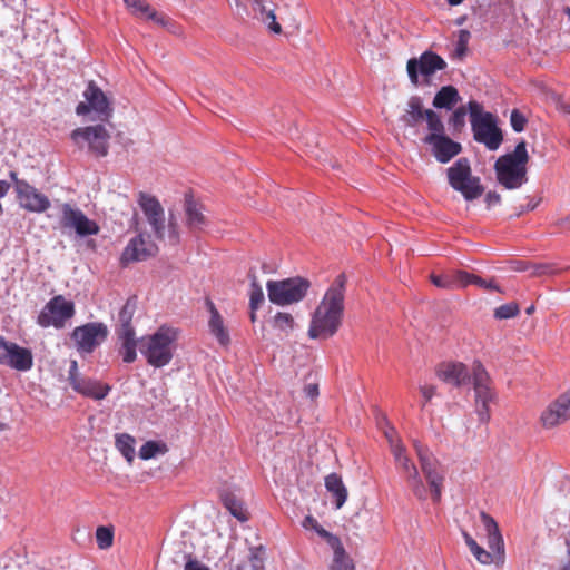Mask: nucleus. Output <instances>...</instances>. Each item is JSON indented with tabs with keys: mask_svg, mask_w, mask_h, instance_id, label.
I'll list each match as a JSON object with an SVG mask.
<instances>
[{
	"mask_svg": "<svg viewBox=\"0 0 570 570\" xmlns=\"http://www.w3.org/2000/svg\"><path fill=\"white\" fill-rule=\"evenodd\" d=\"M303 525L305 528L311 527L312 529H314L315 532L320 537L325 539L327 544L333 549L334 557H333L331 570H354V563H353L352 559L348 557V554L346 553V551L342 544V541L338 537H336V535L332 534L331 532H328L327 530H325L322 525H320L317 520L312 515L305 517V519L303 521Z\"/></svg>",
	"mask_w": 570,
	"mask_h": 570,
	"instance_id": "obj_16",
	"label": "nucleus"
},
{
	"mask_svg": "<svg viewBox=\"0 0 570 570\" xmlns=\"http://www.w3.org/2000/svg\"><path fill=\"white\" fill-rule=\"evenodd\" d=\"M520 313L519 305L514 302L503 304L494 309L497 320H509L518 316Z\"/></svg>",
	"mask_w": 570,
	"mask_h": 570,
	"instance_id": "obj_43",
	"label": "nucleus"
},
{
	"mask_svg": "<svg viewBox=\"0 0 570 570\" xmlns=\"http://www.w3.org/2000/svg\"><path fill=\"white\" fill-rule=\"evenodd\" d=\"M413 448L417 455L421 471L430 485L432 500L434 502H439L441 499L444 481V475L441 472L440 463L433 453L420 441L414 440Z\"/></svg>",
	"mask_w": 570,
	"mask_h": 570,
	"instance_id": "obj_11",
	"label": "nucleus"
},
{
	"mask_svg": "<svg viewBox=\"0 0 570 570\" xmlns=\"http://www.w3.org/2000/svg\"><path fill=\"white\" fill-rule=\"evenodd\" d=\"M76 306L70 299L59 294L49 299L37 316V324L43 328H63L75 316Z\"/></svg>",
	"mask_w": 570,
	"mask_h": 570,
	"instance_id": "obj_10",
	"label": "nucleus"
},
{
	"mask_svg": "<svg viewBox=\"0 0 570 570\" xmlns=\"http://www.w3.org/2000/svg\"><path fill=\"white\" fill-rule=\"evenodd\" d=\"M0 365L26 372L33 365L32 352L0 336Z\"/></svg>",
	"mask_w": 570,
	"mask_h": 570,
	"instance_id": "obj_17",
	"label": "nucleus"
},
{
	"mask_svg": "<svg viewBox=\"0 0 570 570\" xmlns=\"http://www.w3.org/2000/svg\"><path fill=\"white\" fill-rule=\"evenodd\" d=\"M434 112L432 109H424L422 99L419 96H412L401 116L400 120L407 127H415L422 120H426L429 125V114Z\"/></svg>",
	"mask_w": 570,
	"mask_h": 570,
	"instance_id": "obj_27",
	"label": "nucleus"
},
{
	"mask_svg": "<svg viewBox=\"0 0 570 570\" xmlns=\"http://www.w3.org/2000/svg\"><path fill=\"white\" fill-rule=\"evenodd\" d=\"M96 541L99 549H109L114 543V529L105 525L98 527L96 530Z\"/></svg>",
	"mask_w": 570,
	"mask_h": 570,
	"instance_id": "obj_41",
	"label": "nucleus"
},
{
	"mask_svg": "<svg viewBox=\"0 0 570 570\" xmlns=\"http://www.w3.org/2000/svg\"><path fill=\"white\" fill-rule=\"evenodd\" d=\"M70 138L79 149H86L96 158L106 157L109 153L111 136L104 124L76 128Z\"/></svg>",
	"mask_w": 570,
	"mask_h": 570,
	"instance_id": "obj_7",
	"label": "nucleus"
},
{
	"mask_svg": "<svg viewBox=\"0 0 570 570\" xmlns=\"http://www.w3.org/2000/svg\"><path fill=\"white\" fill-rule=\"evenodd\" d=\"M420 392L423 395L424 401L430 402L436 394V387L434 385H422L420 386Z\"/></svg>",
	"mask_w": 570,
	"mask_h": 570,
	"instance_id": "obj_53",
	"label": "nucleus"
},
{
	"mask_svg": "<svg viewBox=\"0 0 570 570\" xmlns=\"http://www.w3.org/2000/svg\"><path fill=\"white\" fill-rule=\"evenodd\" d=\"M446 67V61L431 50H426L419 58H411L406 62V71L414 86L419 85V75L428 82L436 71L444 70Z\"/></svg>",
	"mask_w": 570,
	"mask_h": 570,
	"instance_id": "obj_15",
	"label": "nucleus"
},
{
	"mask_svg": "<svg viewBox=\"0 0 570 570\" xmlns=\"http://www.w3.org/2000/svg\"><path fill=\"white\" fill-rule=\"evenodd\" d=\"M274 327L281 332L288 334L294 328V318L289 313L278 312L274 316Z\"/></svg>",
	"mask_w": 570,
	"mask_h": 570,
	"instance_id": "obj_42",
	"label": "nucleus"
},
{
	"mask_svg": "<svg viewBox=\"0 0 570 570\" xmlns=\"http://www.w3.org/2000/svg\"><path fill=\"white\" fill-rule=\"evenodd\" d=\"M9 177L10 179L12 180L13 183V188H14V191L17 193L19 190V183H28L27 180L24 179H20L18 177V173L17 171H10L9 173Z\"/></svg>",
	"mask_w": 570,
	"mask_h": 570,
	"instance_id": "obj_57",
	"label": "nucleus"
},
{
	"mask_svg": "<svg viewBox=\"0 0 570 570\" xmlns=\"http://www.w3.org/2000/svg\"><path fill=\"white\" fill-rule=\"evenodd\" d=\"M85 101H81L76 107L78 116L89 115L95 112L97 119L102 122H108L112 117L114 109L110 105L105 92L96 85L95 81H89L86 90L83 91Z\"/></svg>",
	"mask_w": 570,
	"mask_h": 570,
	"instance_id": "obj_13",
	"label": "nucleus"
},
{
	"mask_svg": "<svg viewBox=\"0 0 570 570\" xmlns=\"http://www.w3.org/2000/svg\"><path fill=\"white\" fill-rule=\"evenodd\" d=\"M16 198L20 207L30 213H43L50 207L49 198L29 183H19Z\"/></svg>",
	"mask_w": 570,
	"mask_h": 570,
	"instance_id": "obj_22",
	"label": "nucleus"
},
{
	"mask_svg": "<svg viewBox=\"0 0 570 570\" xmlns=\"http://www.w3.org/2000/svg\"><path fill=\"white\" fill-rule=\"evenodd\" d=\"M168 238L169 240L176 245L179 242V232H178V223L175 216L170 213L168 218Z\"/></svg>",
	"mask_w": 570,
	"mask_h": 570,
	"instance_id": "obj_48",
	"label": "nucleus"
},
{
	"mask_svg": "<svg viewBox=\"0 0 570 570\" xmlns=\"http://www.w3.org/2000/svg\"><path fill=\"white\" fill-rule=\"evenodd\" d=\"M470 114V122L473 137L478 142L483 144L489 150H497L502 140V131L497 126L495 117L488 111H483V107L475 100L468 104Z\"/></svg>",
	"mask_w": 570,
	"mask_h": 570,
	"instance_id": "obj_4",
	"label": "nucleus"
},
{
	"mask_svg": "<svg viewBox=\"0 0 570 570\" xmlns=\"http://www.w3.org/2000/svg\"><path fill=\"white\" fill-rule=\"evenodd\" d=\"M428 116L430 132L423 138V142L431 147V151L438 161L446 164L461 153V144L445 135L444 125L436 112H430Z\"/></svg>",
	"mask_w": 570,
	"mask_h": 570,
	"instance_id": "obj_5",
	"label": "nucleus"
},
{
	"mask_svg": "<svg viewBox=\"0 0 570 570\" xmlns=\"http://www.w3.org/2000/svg\"><path fill=\"white\" fill-rule=\"evenodd\" d=\"M167 452L168 446L166 443L159 441H147L139 450V458L147 461L158 454H166Z\"/></svg>",
	"mask_w": 570,
	"mask_h": 570,
	"instance_id": "obj_39",
	"label": "nucleus"
},
{
	"mask_svg": "<svg viewBox=\"0 0 570 570\" xmlns=\"http://www.w3.org/2000/svg\"><path fill=\"white\" fill-rule=\"evenodd\" d=\"M185 570H209V568L200 561L189 558L185 564Z\"/></svg>",
	"mask_w": 570,
	"mask_h": 570,
	"instance_id": "obj_55",
	"label": "nucleus"
},
{
	"mask_svg": "<svg viewBox=\"0 0 570 570\" xmlns=\"http://www.w3.org/2000/svg\"><path fill=\"white\" fill-rule=\"evenodd\" d=\"M475 275L470 274L465 271H455L453 272V279H454V289L466 287L470 284L474 283Z\"/></svg>",
	"mask_w": 570,
	"mask_h": 570,
	"instance_id": "obj_45",
	"label": "nucleus"
},
{
	"mask_svg": "<svg viewBox=\"0 0 570 570\" xmlns=\"http://www.w3.org/2000/svg\"><path fill=\"white\" fill-rule=\"evenodd\" d=\"M157 252L158 247L153 240H150L149 236L139 234L125 247L121 255V262L128 264L131 262L145 261L155 256Z\"/></svg>",
	"mask_w": 570,
	"mask_h": 570,
	"instance_id": "obj_23",
	"label": "nucleus"
},
{
	"mask_svg": "<svg viewBox=\"0 0 570 570\" xmlns=\"http://www.w3.org/2000/svg\"><path fill=\"white\" fill-rule=\"evenodd\" d=\"M510 122L514 131L521 132L525 128L527 119L518 109H513L511 111Z\"/></svg>",
	"mask_w": 570,
	"mask_h": 570,
	"instance_id": "obj_47",
	"label": "nucleus"
},
{
	"mask_svg": "<svg viewBox=\"0 0 570 570\" xmlns=\"http://www.w3.org/2000/svg\"><path fill=\"white\" fill-rule=\"evenodd\" d=\"M529 155L525 141H520L512 153L500 156L494 170L498 183L505 189H517L527 183V164Z\"/></svg>",
	"mask_w": 570,
	"mask_h": 570,
	"instance_id": "obj_2",
	"label": "nucleus"
},
{
	"mask_svg": "<svg viewBox=\"0 0 570 570\" xmlns=\"http://www.w3.org/2000/svg\"><path fill=\"white\" fill-rule=\"evenodd\" d=\"M463 538L471 553L480 563L490 564L492 562H498L494 554L480 547L478 542L468 532H463Z\"/></svg>",
	"mask_w": 570,
	"mask_h": 570,
	"instance_id": "obj_38",
	"label": "nucleus"
},
{
	"mask_svg": "<svg viewBox=\"0 0 570 570\" xmlns=\"http://www.w3.org/2000/svg\"><path fill=\"white\" fill-rule=\"evenodd\" d=\"M472 382L475 394V411L481 423H488L491 419L490 403L495 400L492 379L481 363L475 360L472 364Z\"/></svg>",
	"mask_w": 570,
	"mask_h": 570,
	"instance_id": "obj_6",
	"label": "nucleus"
},
{
	"mask_svg": "<svg viewBox=\"0 0 570 570\" xmlns=\"http://www.w3.org/2000/svg\"><path fill=\"white\" fill-rule=\"evenodd\" d=\"M384 434L389 442L390 450L392 453H393V444H403V442L399 439V436L393 428H389L387 430H385Z\"/></svg>",
	"mask_w": 570,
	"mask_h": 570,
	"instance_id": "obj_52",
	"label": "nucleus"
},
{
	"mask_svg": "<svg viewBox=\"0 0 570 570\" xmlns=\"http://www.w3.org/2000/svg\"><path fill=\"white\" fill-rule=\"evenodd\" d=\"M250 321L254 323L256 321V309H250Z\"/></svg>",
	"mask_w": 570,
	"mask_h": 570,
	"instance_id": "obj_61",
	"label": "nucleus"
},
{
	"mask_svg": "<svg viewBox=\"0 0 570 570\" xmlns=\"http://www.w3.org/2000/svg\"><path fill=\"white\" fill-rule=\"evenodd\" d=\"M346 276L337 275L312 315L308 336L327 340L336 334L344 314Z\"/></svg>",
	"mask_w": 570,
	"mask_h": 570,
	"instance_id": "obj_1",
	"label": "nucleus"
},
{
	"mask_svg": "<svg viewBox=\"0 0 570 570\" xmlns=\"http://www.w3.org/2000/svg\"><path fill=\"white\" fill-rule=\"evenodd\" d=\"M108 326L101 322H89L77 326L71 333L77 351L81 354H91L108 337Z\"/></svg>",
	"mask_w": 570,
	"mask_h": 570,
	"instance_id": "obj_14",
	"label": "nucleus"
},
{
	"mask_svg": "<svg viewBox=\"0 0 570 570\" xmlns=\"http://www.w3.org/2000/svg\"><path fill=\"white\" fill-rule=\"evenodd\" d=\"M325 488L335 499V508L341 509L347 499V489L341 475L331 473L325 478Z\"/></svg>",
	"mask_w": 570,
	"mask_h": 570,
	"instance_id": "obj_31",
	"label": "nucleus"
},
{
	"mask_svg": "<svg viewBox=\"0 0 570 570\" xmlns=\"http://www.w3.org/2000/svg\"><path fill=\"white\" fill-rule=\"evenodd\" d=\"M206 306L210 314L208 321L210 334L217 340L219 345L227 347L230 344V336L228 328L225 326L223 316L210 299L206 301Z\"/></svg>",
	"mask_w": 570,
	"mask_h": 570,
	"instance_id": "obj_26",
	"label": "nucleus"
},
{
	"mask_svg": "<svg viewBox=\"0 0 570 570\" xmlns=\"http://www.w3.org/2000/svg\"><path fill=\"white\" fill-rule=\"evenodd\" d=\"M82 377L78 371V363L77 361H71L70 363V367H69V372H68V381H69V384H73L75 381L73 380H78Z\"/></svg>",
	"mask_w": 570,
	"mask_h": 570,
	"instance_id": "obj_54",
	"label": "nucleus"
},
{
	"mask_svg": "<svg viewBox=\"0 0 570 570\" xmlns=\"http://www.w3.org/2000/svg\"><path fill=\"white\" fill-rule=\"evenodd\" d=\"M500 200H501V197L495 191H489L485 196V202L488 203L489 206L497 205L500 203Z\"/></svg>",
	"mask_w": 570,
	"mask_h": 570,
	"instance_id": "obj_56",
	"label": "nucleus"
},
{
	"mask_svg": "<svg viewBox=\"0 0 570 570\" xmlns=\"http://www.w3.org/2000/svg\"><path fill=\"white\" fill-rule=\"evenodd\" d=\"M135 312L136 303L131 299H128L118 313L115 325L116 334L135 332V328L132 326V317Z\"/></svg>",
	"mask_w": 570,
	"mask_h": 570,
	"instance_id": "obj_32",
	"label": "nucleus"
},
{
	"mask_svg": "<svg viewBox=\"0 0 570 570\" xmlns=\"http://www.w3.org/2000/svg\"><path fill=\"white\" fill-rule=\"evenodd\" d=\"M220 500H222L224 507L237 520H239L242 522L248 520V514L244 507V503L234 493L224 491L220 493Z\"/></svg>",
	"mask_w": 570,
	"mask_h": 570,
	"instance_id": "obj_35",
	"label": "nucleus"
},
{
	"mask_svg": "<svg viewBox=\"0 0 570 570\" xmlns=\"http://www.w3.org/2000/svg\"><path fill=\"white\" fill-rule=\"evenodd\" d=\"M230 570H244V568H243V566L237 564L234 568H232Z\"/></svg>",
	"mask_w": 570,
	"mask_h": 570,
	"instance_id": "obj_62",
	"label": "nucleus"
},
{
	"mask_svg": "<svg viewBox=\"0 0 570 570\" xmlns=\"http://www.w3.org/2000/svg\"><path fill=\"white\" fill-rule=\"evenodd\" d=\"M564 111H566V112H568V114H570V104H569V105H567V106H564Z\"/></svg>",
	"mask_w": 570,
	"mask_h": 570,
	"instance_id": "obj_63",
	"label": "nucleus"
},
{
	"mask_svg": "<svg viewBox=\"0 0 570 570\" xmlns=\"http://www.w3.org/2000/svg\"><path fill=\"white\" fill-rule=\"evenodd\" d=\"M250 278V292H249V306L250 309H258L261 304L264 302V293L262 286L257 282V277L254 273L249 272Z\"/></svg>",
	"mask_w": 570,
	"mask_h": 570,
	"instance_id": "obj_40",
	"label": "nucleus"
},
{
	"mask_svg": "<svg viewBox=\"0 0 570 570\" xmlns=\"http://www.w3.org/2000/svg\"><path fill=\"white\" fill-rule=\"evenodd\" d=\"M261 549L262 548H257V549L253 550L250 553L249 561H250L253 570H263V568H264L263 558L259 556Z\"/></svg>",
	"mask_w": 570,
	"mask_h": 570,
	"instance_id": "obj_51",
	"label": "nucleus"
},
{
	"mask_svg": "<svg viewBox=\"0 0 570 570\" xmlns=\"http://www.w3.org/2000/svg\"><path fill=\"white\" fill-rule=\"evenodd\" d=\"M176 340L174 328L160 326L154 334L139 340V351L149 365L164 367L173 360Z\"/></svg>",
	"mask_w": 570,
	"mask_h": 570,
	"instance_id": "obj_3",
	"label": "nucleus"
},
{
	"mask_svg": "<svg viewBox=\"0 0 570 570\" xmlns=\"http://www.w3.org/2000/svg\"><path fill=\"white\" fill-rule=\"evenodd\" d=\"M431 282L440 288L454 289L453 272L442 275L432 274Z\"/></svg>",
	"mask_w": 570,
	"mask_h": 570,
	"instance_id": "obj_44",
	"label": "nucleus"
},
{
	"mask_svg": "<svg viewBox=\"0 0 570 570\" xmlns=\"http://www.w3.org/2000/svg\"><path fill=\"white\" fill-rule=\"evenodd\" d=\"M446 173L450 186L461 193L466 200L476 199L483 194L484 188L480 183V178L472 176L468 158H459L448 168Z\"/></svg>",
	"mask_w": 570,
	"mask_h": 570,
	"instance_id": "obj_8",
	"label": "nucleus"
},
{
	"mask_svg": "<svg viewBox=\"0 0 570 570\" xmlns=\"http://www.w3.org/2000/svg\"><path fill=\"white\" fill-rule=\"evenodd\" d=\"M393 458L396 470L405 479L407 487L419 500H425L428 489L420 476L419 470L407 455L404 444H393Z\"/></svg>",
	"mask_w": 570,
	"mask_h": 570,
	"instance_id": "obj_12",
	"label": "nucleus"
},
{
	"mask_svg": "<svg viewBox=\"0 0 570 570\" xmlns=\"http://www.w3.org/2000/svg\"><path fill=\"white\" fill-rule=\"evenodd\" d=\"M136 440L128 433H119L115 436V445L126 461L131 464L135 460Z\"/></svg>",
	"mask_w": 570,
	"mask_h": 570,
	"instance_id": "obj_37",
	"label": "nucleus"
},
{
	"mask_svg": "<svg viewBox=\"0 0 570 570\" xmlns=\"http://www.w3.org/2000/svg\"><path fill=\"white\" fill-rule=\"evenodd\" d=\"M436 377L454 387H461L470 380L468 366L462 362L445 361L435 366Z\"/></svg>",
	"mask_w": 570,
	"mask_h": 570,
	"instance_id": "obj_24",
	"label": "nucleus"
},
{
	"mask_svg": "<svg viewBox=\"0 0 570 570\" xmlns=\"http://www.w3.org/2000/svg\"><path fill=\"white\" fill-rule=\"evenodd\" d=\"M538 205H539V200H537V202H532V200H531V202L528 204L527 209H528V210H533Z\"/></svg>",
	"mask_w": 570,
	"mask_h": 570,
	"instance_id": "obj_60",
	"label": "nucleus"
},
{
	"mask_svg": "<svg viewBox=\"0 0 570 570\" xmlns=\"http://www.w3.org/2000/svg\"><path fill=\"white\" fill-rule=\"evenodd\" d=\"M138 204L150 225L157 239L164 240L166 237V218L165 210L159 200L147 193L138 194Z\"/></svg>",
	"mask_w": 570,
	"mask_h": 570,
	"instance_id": "obj_18",
	"label": "nucleus"
},
{
	"mask_svg": "<svg viewBox=\"0 0 570 570\" xmlns=\"http://www.w3.org/2000/svg\"><path fill=\"white\" fill-rule=\"evenodd\" d=\"M465 0H446L448 4L450 7H456V6H460L464 2Z\"/></svg>",
	"mask_w": 570,
	"mask_h": 570,
	"instance_id": "obj_59",
	"label": "nucleus"
},
{
	"mask_svg": "<svg viewBox=\"0 0 570 570\" xmlns=\"http://www.w3.org/2000/svg\"><path fill=\"white\" fill-rule=\"evenodd\" d=\"M470 32L468 30H460L458 36V42H456V53L460 56H463L468 49V43L470 40Z\"/></svg>",
	"mask_w": 570,
	"mask_h": 570,
	"instance_id": "obj_49",
	"label": "nucleus"
},
{
	"mask_svg": "<svg viewBox=\"0 0 570 570\" xmlns=\"http://www.w3.org/2000/svg\"><path fill=\"white\" fill-rule=\"evenodd\" d=\"M304 391L312 399L318 395V386L316 384H307Z\"/></svg>",
	"mask_w": 570,
	"mask_h": 570,
	"instance_id": "obj_58",
	"label": "nucleus"
},
{
	"mask_svg": "<svg viewBox=\"0 0 570 570\" xmlns=\"http://www.w3.org/2000/svg\"><path fill=\"white\" fill-rule=\"evenodd\" d=\"M253 10H254L257 19H259L262 22L266 23L267 28L272 32L277 33V35L282 32V27L276 21V16L274 13V10L267 9L266 6L264 4L263 0H254Z\"/></svg>",
	"mask_w": 570,
	"mask_h": 570,
	"instance_id": "obj_34",
	"label": "nucleus"
},
{
	"mask_svg": "<svg viewBox=\"0 0 570 570\" xmlns=\"http://www.w3.org/2000/svg\"><path fill=\"white\" fill-rule=\"evenodd\" d=\"M480 518L488 535V546L497 558L502 562L504 558V542L495 520L488 513L481 512Z\"/></svg>",
	"mask_w": 570,
	"mask_h": 570,
	"instance_id": "obj_25",
	"label": "nucleus"
},
{
	"mask_svg": "<svg viewBox=\"0 0 570 570\" xmlns=\"http://www.w3.org/2000/svg\"><path fill=\"white\" fill-rule=\"evenodd\" d=\"M185 215L186 225L194 233L203 230L208 224L203 206L191 197L185 200Z\"/></svg>",
	"mask_w": 570,
	"mask_h": 570,
	"instance_id": "obj_29",
	"label": "nucleus"
},
{
	"mask_svg": "<svg viewBox=\"0 0 570 570\" xmlns=\"http://www.w3.org/2000/svg\"><path fill=\"white\" fill-rule=\"evenodd\" d=\"M124 2L134 16L153 20L160 26L167 24V18L159 14L145 0H124Z\"/></svg>",
	"mask_w": 570,
	"mask_h": 570,
	"instance_id": "obj_30",
	"label": "nucleus"
},
{
	"mask_svg": "<svg viewBox=\"0 0 570 570\" xmlns=\"http://www.w3.org/2000/svg\"><path fill=\"white\" fill-rule=\"evenodd\" d=\"M120 342L119 353L122 356L125 363H132L137 358V346L139 347V341L135 338V332L132 333H120L116 334Z\"/></svg>",
	"mask_w": 570,
	"mask_h": 570,
	"instance_id": "obj_33",
	"label": "nucleus"
},
{
	"mask_svg": "<svg viewBox=\"0 0 570 570\" xmlns=\"http://www.w3.org/2000/svg\"><path fill=\"white\" fill-rule=\"evenodd\" d=\"M570 420V389L558 395L540 414L543 429L551 430Z\"/></svg>",
	"mask_w": 570,
	"mask_h": 570,
	"instance_id": "obj_21",
	"label": "nucleus"
},
{
	"mask_svg": "<svg viewBox=\"0 0 570 570\" xmlns=\"http://www.w3.org/2000/svg\"><path fill=\"white\" fill-rule=\"evenodd\" d=\"M465 116L466 109L461 106L454 110L452 116L450 117L449 124L454 128V130H461L465 126Z\"/></svg>",
	"mask_w": 570,
	"mask_h": 570,
	"instance_id": "obj_46",
	"label": "nucleus"
},
{
	"mask_svg": "<svg viewBox=\"0 0 570 570\" xmlns=\"http://www.w3.org/2000/svg\"><path fill=\"white\" fill-rule=\"evenodd\" d=\"M459 100L458 89L453 86H444L434 96L433 106L435 108L451 109Z\"/></svg>",
	"mask_w": 570,
	"mask_h": 570,
	"instance_id": "obj_36",
	"label": "nucleus"
},
{
	"mask_svg": "<svg viewBox=\"0 0 570 570\" xmlns=\"http://www.w3.org/2000/svg\"><path fill=\"white\" fill-rule=\"evenodd\" d=\"M473 284L479 286V287L485 288V289L497 291V292H500V293L502 292L500 289V287L495 284L493 278L487 281V279H483L480 276L475 275Z\"/></svg>",
	"mask_w": 570,
	"mask_h": 570,
	"instance_id": "obj_50",
	"label": "nucleus"
},
{
	"mask_svg": "<svg viewBox=\"0 0 570 570\" xmlns=\"http://www.w3.org/2000/svg\"><path fill=\"white\" fill-rule=\"evenodd\" d=\"M60 208V224L63 228L75 229L77 235L81 237L99 233V225L95 220L89 219L79 208H75L68 203L62 204Z\"/></svg>",
	"mask_w": 570,
	"mask_h": 570,
	"instance_id": "obj_19",
	"label": "nucleus"
},
{
	"mask_svg": "<svg viewBox=\"0 0 570 570\" xmlns=\"http://www.w3.org/2000/svg\"><path fill=\"white\" fill-rule=\"evenodd\" d=\"M311 286V283L302 277H293L283 281H268V298L273 304L285 306L302 301Z\"/></svg>",
	"mask_w": 570,
	"mask_h": 570,
	"instance_id": "obj_9",
	"label": "nucleus"
},
{
	"mask_svg": "<svg viewBox=\"0 0 570 570\" xmlns=\"http://www.w3.org/2000/svg\"><path fill=\"white\" fill-rule=\"evenodd\" d=\"M60 208V224L63 228L75 229L77 235L81 237L99 233V225L95 220L89 219L79 208H75L68 203L62 204Z\"/></svg>",
	"mask_w": 570,
	"mask_h": 570,
	"instance_id": "obj_20",
	"label": "nucleus"
},
{
	"mask_svg": "<svg viewBox=\"0 0 570 570\" xmlns=\"http://www.w3.org/2000/svg\"><path fill=\"white\" fill-rule=\"evenodd\" d=\"M75 383L71 384V387L79 394L91 397L95 400H102L105 399L110 387L108 385H104L99 383L98 381L88 379V377H80L78 380H73Z\"/></svg>",
	"mask_w": 570,
	"mask_h": 570,
	"instance_id": "obj_28",
	"label": "nucleus"
},
{
	"mask_svg": "<svg viewBox=\"0 0 570 570\" xmlns=\"http://www.w3.org/2000/svg\"><path fill=\"white\" fill-rule=\"evenodd\" d=\"M560 570H570V564L562 567Z\"/></svg>",
	"mask_w": 570,
	"mask_h": 570,
	"instance_id": "obj_64",
	"label": "nucleus"
}]
</instances>
